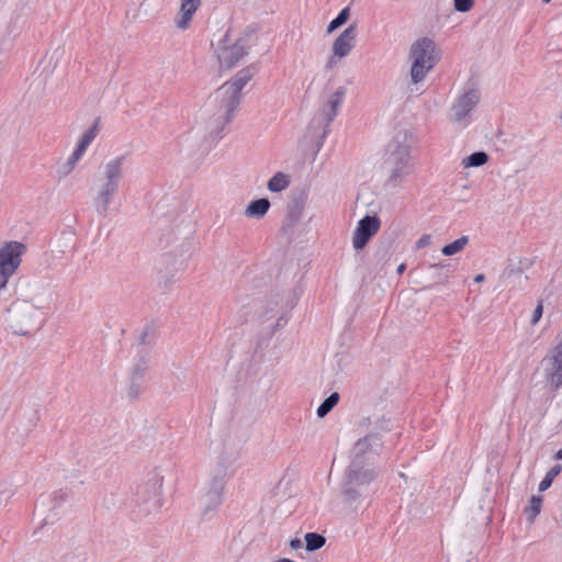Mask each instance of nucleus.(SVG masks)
Segmentation results:
<instances>
[{
    "label": "nucleus",
    "mask_w": 562,
    "mask_h": 562,
    "mask_svg": "<svg viewBox=\"0 0 562 562\" xmlns=\"http://www.w3.org/2000/svg\"><path fill=\"white\" fill-rule=\"evenodd\" d=\"M282 318H278L277 326H281Z\"/></svg>",
    "instance_id": "nucleus-42"
},
{
    "label": "nucleus",
    "mask_w": 562,
    "mask_h": 562,
    "mask_svg": "<svg viewBox=\"0 0 562 562\" xmlns=\"http://www.w3.org/2000/svg\"><path fill=\"white\" fill-rule=\"evenodd\" d=\"M557 459L561 460L562 461V449H560L557 454H555Z\"/></svg>",
    "instance_id": "nucleus-40"
},
{
    "label": "nucleus",
    "mask_w": 562,
    "mask_h": 562,
    "mask_svg": "<svg viewBox=\"0 0 562 562\" xmlns=\"http://www.w3.org/2000/svg\"><path fill=\"white\" fill-rule=\"evenodd\" d=\"M542 507V497L539 495H532L529 505L524 509L527 520L533 522L536 517L539 515Z\"/></svg>",
    "instance_id": "nucleus-24"
},
{
    "label": "nucleus",
    "mask_w": 562,
    "mask_h": 562,
    "mask_svg": "<svg viewBox=\"0 0 562 562\" xmlns=\"http://www.w3.org/2000/svg\"><path fill=\"white\" fill-rule=\"evenodd\" d=\"M161 481H162V479H158L155 483V491H154L155 497L159 496V491L161 488Z\"/></svg>",
    "instance_id": "nucleus-35"
},
{
    "label": "nucleus",
    "mask_w": 562,
    "mask_h": 562,
    "mask_svg": "<svg viewBox=\"0 0 562 562\" xmlns=\"http://www.w3.org/2000/svg\"><path fill=\"white\" fill-rule=\"evenodd\" d=\"M240 101L232 92L220 87L205 101L200 110V119L211 132L222 131L234 117Z\"/></svg>",
    "instance_id": "nucleus-2"
},
{
    "label": "nucleus",
    "mask_w": 562,
    "mask_h": 562,
    "mask_svg": "<svg viewBox=\"0 0 562 562\" xmlns=\"http://www.w3.org/2000/svg\"><path fill=\"white\" fill-rule=\"evenodd\" d=\"M250 48L249 36L239 34L234 36L227 31L215 45V54L221 69H231L237 66L248 54Z\"/></svg>",
    "instance_id": "nucleus-4"
},
{
    "label": "nucleus",
    "mask_w": 562,
    "mask_h": 562,
    "mask_svg": "<svg viewBox=\"0 0 562 562\" xmlns=\"http://www.w3.org/2000/svg\"><path fill=\"white\" fill-rule=\"evenodd\" d=\"M381 228V220L376 215H366L362 217L352 234V247L355 250H362L370 239L378 234Z\"/></svg>",
    "instance_id": "nucleus-13"
},
{
    "label": "nucleus",
    "mask_w": 562,
    "mask_h": 562,
    "mask_svg": "<svg viewBox=\"0 0 562 562\" xmlns=\"http://www.w3.org/2000/svg\"><path fill=\"white\" fill-rule=\"evenodd\" d=\"M270 209V202L266 198L251 201L245 209V215L249 218L261 220Z\"/></svg>",
    "instance_id": "nucleus-20"
},
{
    "label": "nucleus",
    "mask_w": 562,
    "mask_h": 562,
    "mask_svg": "<svg viewBox=\"0 0 562 562\" xmlns=\"http://www.w3.org/2000/svg\"><path fill=\"white\" fill-rule=\"evenodd\" d=\"M405 263H401L396 269L397 274H402L405 271Z\"/></svg>",
    "instance_id": "nucleus-39"
},
{
    "label": "nucleus",
    "mask_w": 562,
    "mask_h": 562,
    "mask_svg": "<svg viewBox=\"0 0 562 562\" xmlns=\"http://www.w3.org/2000/svg\"><path fill=\"white\" fill-rule=\"evenodd\" d=\"M202 5V0H179L178 10L173 16V26L181 32L188 31Z\"/></svg>",
    "instance_id": "nucleus-15"
},
{
    "label": "nucleus",
    "mask_w": 562,
    "mask_h": 562,
    "mask_svg": "<svg viewBox=\"0 0 562 562\" xmlns=\"http://www.w3.org/2000/svg\"><path fill=\"white\" fill-rule=\"evenodd\" d=\"M349 16H350V8L345 7L338 13V15L329 22V24L327 25V29H326V33L331 34L333 32H335L337 29L342 26L348 21Z\"/></svg>",
    "instance_id": "nucleus-27"
},
{
    "label": "nucleus",
    "mask_w": 562,
    "mask_h": 562,
    "mask_svg": "<svg viewBox=\"0 0 562 562\" xmlns=\"http://www.w3.org/2000/svg\"><path fill=\"white\" fill-rule=\"evenodd\" d=\"M440 58V49L431 38L424 36L416 40L408 52L411 83L414 86L423 83Z\"/></svg>",
    "instance_id": "nucleus-3"
},
{
    "label": "nucleus",
    "mask_w": 562,
    "mask_h": 562,
    "mask_svg": "<svg viewBox=\"0 0 562 562\" xmlns=\"http://www.w3.org/2000/svg\"><path fill=\"white\" fill-rule=\"evenodd\" d=\"M254 72L249 67L243 68L239 70L234 78L223 83L221 87L227 92H232L233 97H237V99L241 100V90L250 81Z\"/></svg>",
    "instance_id": "nucleus-18"
},
{
    "label": "nucleus",
    "mask_w": 562,
    "mask_h": 562,
    "mask_svg": "<svg viewBox=\"0 0 562 562\" xmlns=\"http://www.w3.org/2000/svg\"><path fill=\"white\" fill-rule=\"evenodd\" d=\"M480 99L481 94L476 88L471 87L461 90L450 105L449 122L461 127L468 126Z\"/></svg>",
    "instance_id": "nucleus-8"
},
{
    "label": "nucleus",
    "mask_w": 562,
    "mask_h": 562,
    "mask_svg": "<svg viewBox=\"0 0 562 562\" xmlns=\"http://www.w3.org/2000/svg\"><path fill=\"white\" fill-rule=\"evenodd\" d=\"M382 442L376 435H369L358 440L353 447V459H362L363 462L372 464L379 454Z\"/></svg>",
    "instance_id": "nucleus-16"
},
{
    "label": "nucleus",
    "mask_w": 562,
    "mask_h": 562,
    "mask_svg": "<svg viewBox=\"0 0 562 562\" xmlns=\"http://www.w3.org/2000/svg\"><path fill=\"white\" fill-rule=\"evenodd\" d=\"M431 241V237L428 234H424L419 237V239L416 241V247L418 249L427 247Z\"/></svg>",
    "instance_id": "nucleus-33"
},
{
    "label": "nucleus",
    "mask_w": 562,
    "mask_h": 562,
    "mask_svg": "<svg viewBox=\"0 0 562 562\" xmlns=\"http://www.w3.org/2000/svg\"><path fill=\"white\" fill-rule=\"evenodd\" d=\"M305 542L307 551H315L321 549L325 544L326 539L319 533L307 532L305 535Z\"/></svg>",
    "instance_id": "nucleus-29"
},
{
    "label": "nucleus",
    "mask_w": 562,
    "mask_h": 562,
    "mask_svg": "<svg viewBox=\"0 0 562 562\" xmlns=\"http://www.w3.org/2000/svg\"><path fill=\"white\" fill-rule=\"evenodd\" d=\"M214 476L207 482L202 501L204 503V513L217 508L223 498V492L227 479V470L232 464L228 458L221 459L220 456H214Z\"/></svg>",
    "instance_id": "nucleus-5"
},
{
    "label": "nucleus",
    "mask_w": 562,
    "mask_h": 562,
    "mask_svg": "<svg viewBox=\"0 0 562 562\" xmlns=\"http://www.w3.org/2000/svg\"><path fill=\"white\" fill-rule=\"evenodd\" d=\"M276 306H277V304H273V306H272L269 311H267V312L265 313V315H260V317L262 318V321H268V319L270 318L269 314L274 312Z\"/></svg>",
    "instance_id": "nucleus-36"
},
{
    "label": "nucleus",
    "mask_w": 562,
    "mask_h": 562,
    "mask_svg": "<svg viewBox=\"0 0 562 562\" xmlns=\"http://www.w3.org/2000/svg\"><path fill=\"white\" fill-rule=\"evenodd\" d=\"M53 497H59L60 501H64L67 498V493H65L63 491H57V492L53 493Z\"/></svg>",
    "instance_id": "nucleus-37"
},
{
    "label": "nucleus",
    "mask_w": 562,
    "mask_h": 562,
    "mask_svg": "<svg viewBox=\"0 0 562 562\" xmlns=\"http://www.w3.org/2000/svg\"><path fill=\"white\" fill-rule=\"evenodd\" d=\"M347 89L344 86L336 88L321 108L322 120L328 125L338 115L340 106L346 98Z\"/></svg>",
    "instance_id": "nucleus-17"
},
{
    "label": "nucleus",
    "mask_w": 562,
    "mask_h": 562,
    "mask_svg": "<svg viewBox=\"0 0 562 562\" xmlns=\"http://www.w3.org/2000/svg\"><path fill=\"white\" fill-rule=\"evenodd\" d=\"M99 133V124L94 122L90 127H88L80 136L77 142V145L74 149L75 153L83 157L88 147L92 144L94 138Z\"/></svg>",
    "instance_id": "nucleus-19"
},
{
    "label": "nucleus",
    "mask_w": 562,
    "mask_h": 562,
    "mask_svg": "<svg viewBox=\"0 0 562 562\" xmlns=\"http://www.w3.org/2000/svg\"><path fill=\"white\" fill-rule=\"evenodd\" d=\"M357 36V25L350 24L334 40L330 47V55L327 59L328 68L336 66L341 59L350 55L356 47Z\"/></svg>",
    "instance_id": "nucleus-10"
},
{
    "label": "nucleus",
    "mask_w": 562,
    "mask_h": 562,
    "mask_svg": "<svg viewBox=\"0 0 562 562\" xmlns=\"http://www.w3.org/2000/svg\"><path fill=\"white\" fill-rule=\"evenodd\" d=\"M561 470H562V468L559 464L552 467L547 472L546 476L539 483V486H538L539 491L543 492V491L548 490L551 486L552 481L560 474Z\"/></svg>",
    "instance_id": "nucleus-30"
},
{
    "label": "nucleus",
    "mask_w": 562,
    "mask_h": 562,
    "mask_svg": "<svg viewBox=\"0 0 562 562\" xmlns=\"http://www.w3.org/2000/svg\"><path fill=\"white\" fill-rule=\"evenodd\" d=\"M81 156L72 151L71 155L58 166L57 173L60 178L68 177L76 168L77 164L81 160Z\"/></svg>",
    "instance_id": "nucleus-23"
},
{
    "label": "nucleus",
    "mask_w": 562,
    "mask_h": 562,
    "mask_svg": "<svg viewBox=\"0 0 562 562\" xmlns=\"http://www.w3.org/2000/svg\"><path fill=\"white\" fill-rule=\"evenodd\" d=\"M544 3H550L552 0H542Z\"/></svg>",
    "instance_id": "nucleus-43"
},
{
    "label": "nucleus",
    "mask_w": 562,
    "mask_h": 562,
    "mask_svg": "<svg viewBox=\"0 0 562 562\" xmlns=\"http://www.w3.org/2000/svg\"><path fill=\"white\" fill-rule=\"evenodd\" d=\"M541 368L547 385L557 391L562 385V342L541 360Z\"/></svg>",
    "instance_id": "nucleus-11"
},
{
    "label": "nucleus",
    "mask_w": 562,
    "mask_h": 562,
    "mask_svg": "<svg viewBox=\"0 0 562 562\" xmlns=\"http://www.w3.org/2000/svg\"><path fill=\"white\" fill-rule=\"evenodd\" d=\"M384 165L391 183L403 182L412 173L408 145L401 143L390 145L385 154Z\"/></svg>",
    "instance_id": "nucleus-6"
},
{
    "label": "nucleus",
    "mask_w": 562,
    "mask_h": 562,
    "mask_svg": "<svg viewBox=\"0 0 562 562\" xmlns=\"http://www.w3.org/2000/svg\"><path fill=\"white\" fill-rule=\"evenodd\" d=\"M542 313H543V306H542V303L540 302L533 311V315H532V319H531V323L533 325H536L540 321V318L542 317Z\"/></svg>",
    "instance_id": "nucleus-32"
},
{
    "label": "nucleus",
    "mask_w": 562,
    "mask_h": 562,
    "mask_svg": "<svg viewBox=\"0 0 562 562\" xmlns=\"http://www.w3.org/2000/svg\"><path fill=\"white\" fill-rule=\"evenodd\" d=\"M52 301L50 289L40 282H29L7 311L5 325L14 335L26 336L42 325V311Z\"/></svg>",
    "instance_id": "nucleus-1"
},
{
    "label": "nucleus",
    "mask_w": 562,
    "mask_h": 562,
    "mask_svg": "<svg viewBox=\"0 0 562 562\" xmlns=\"http://www.w3.org/2000/svg\"><path fill=\"white\" fill-rule=\"evenodd\" d=\"M290 176L284 172H277L273 175L268 183L267 188L270 192L278 193L285 190L290 186Z\"/></svg>",
    "instance_id": "nucleus-21"
},
{
    "label": "nucleus",
    "mask_w": 562,
    "mask_h": 562,
    "mask_svg": "<svg viewBox=\"0 0 562 562\" xmlns=\"http://www.w3.org/2000/svg\"><path fill=\"white\" fill-rule=\"evenodd\" d=\"M468 243H469V237L461 236L460 238L453 240L452 243L445 245L441 248V252H442V255L448 256V257L453 256L456 254L461 252L464 249V247L468 245Z\"/></svg>",
    "instance_id": "nucleus-25"
},
{
    "label": "nucleus",
    "mask_w": 562,
    "mask_h": 562,
    "mask_svg": "<svg viewBox=\"0 0 562 562\" xmlns=\"http://www.w3.org/2000/svg\"><path fill=\"white\" fill-rule=\"evenodd\" d=\"M375 477L372 464L363 462L362 459H352L348 471L345 494L356 498L357 490L368 485Z\"/></svg>",
    "instance_id": "nucleus-9"
},
{
    "label": "nucleus",
    "mask_w": 562,
    "mask_h": 562,
    "mask_svg": "<svg viewBox=\"0 0 562 562\" xmlns=\"http://www.w3.org/2000/svg\"><path fill=\"white\" fill-rule=\"evenodd\" d=\"M289 546L292 550H299L302 548V541L299 538L291 539Z\"/></svg>",
    "instance_id": "nucleus-34"
},
{
    "label": "nucleus",
    "mask_w": 562,
    "mask_h": 562,
    "mask_svg": "<svg viewBox=\"0 0 562 562\" xmlns=\"http://www.w3.org/2000/svg\"><path fill=\"white\" fill-rule=\"evenodd\" d=\"M277 562H293V561L290 559H286V558H282V559H279Z\"/></svg>",
    "instance_id": "nucleus-41"
},
{
    "label": "nucleus",
    "mask_w": 562,
    "mask_h": 562,
    "mask_svg": "<svg viewBox=\"0 0 562 562\" xmlns=\"http://www.w3.org/2000/svg\"><path fill=\"white\" fill-rule=\"evenodd\" d=\"M453 5L458 12H469L474 5V0H453Z\"/></svg>",
    "instance_id": "nucleus-31"
},
{
    "label": "nucleus",
    "mask_w": 562,
    "mask_h": 562,
    "mask_svg": "<svg viewBox=\"0 0 562 562\" xmlns=\"http://www.w3.org/2000/svg\"><path fill=\"white\" fill-rule=\"evenodd\" d=\"M339 394L334 392L317 408V416L319 418L325 417L338 403Z\"/></svg>",
    "instance_id": "nucleus-28"
},
{
    "label": "nucleus",
    "mask_w": 562,
    "mask_h": 562,
    "mask_svg": "<svg viewBox=\"0 0 562 562\" xmlns=\"http://www.w3.org/2000/svg\"><path fill=\"white\" fill-rule=\"evenodd\" d=\"M484 279H485V278H484V274H482V273L476 274V276L474 277V281H475L476 283H481V282H483V281H484Z\"/></svg>",
    "instance_id": "nucleus-38"
},
{
    "label": "nucleus",
    "mask_w": 562,
    "mask_h": 562,
    "mask_svg": "<svg viewBox=\"0 0 562 562\" xmlns=\"http://www.w3.org/2000/svg\"><path fill=\"white\" fill-rule=\"evenodd\" d=\"M26 249V245L18 240L0 244V291L7 288L10 278L19 270Z\"/></svg>",
    "instance_id": "nucleus-7"
},
{
    "label": "nucleus",
    "mask_w": 562,
    "mask_h": 562,
    "mask_svg": "<svg viewBox=\"0 0 562 562\" xmlns=\"http://www.w3.org/2000/svg\"><path fill=\"white\" fill-rule=\"evenodd\" d=\"M488 161V156L484 151H475L463 158L461 165L463 168L481 167Z\"/></svg>",
    "instance_id": "nucleus-26"
},
{
    "label": "nucleus",
    "mask_w": 562,
    "mask_h": 562,
    "mask_svg": "<svg viewBox=\"0 0 562 562\" xmlns=\"http://www.w3.org/2000/svg\"><path fill=\"white\" fill-rule=\"evenodd\" d=\"M81 156L72 151L71 155L58 166L57 173L60 178L68 177L76 168L77 164L81 160Z\"/></svg>",
    "instance_id": "nucleus-22"
},
{
    "label": "nucleus",
    "mask_w": 562,
    "mask_h": 562,
    "mask_svg": "<svg viewBox=\"0 0 562 562\" xmlns=\"http://www.w3.org/2000/svg\"><path fill=\"white\" fill-rule=\"evenodd\" d=\"M125 161L126 156L124 155L112 157L105 160L100 165L95 178L120 187L124 175Z\"/></svg>",
    "instance_id": "nucleus-14"
},
{
    "label": "nucleus",
    "mask_w": 562,
    "mask_h": 562,
    "mask_svg": "<svg viewBox=\"0 0 562 562\" xmlns=\"http://www.w3.org/2000/svg\"><path fill=\"white\" fill-rule=\"evenodd\" d=\"M119 189L120 187L115 184L94 178V182L91 188L92 205L99 215L105 216L109 213L110 206L114 201Z\"/></svg>",
    "instance_id": "nucleus-12"
}]
</instances>
